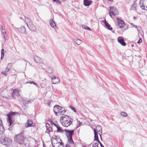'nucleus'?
Segmentation results:
<instances>
[{"mask_svg": "<svg viewBox=\"0 0 147 147\" xmlns=\"http://www.w3.org/2000/svg\"><path fill=\"white\" fill-rule=\"evenodd\" d=\"M26 83L32 84V81H28L26 82Z\"/></svg>", "mask_w": 147, "mask_h": 147, "instance_id": "nucleus-44", "label": "nucleus"}, {"mask_svg": "<svg viewBox=\"0 0 147 147\" xmlns=\"http://www.w3.org/2000/svg\"><path fill=\"white\" fill-rule=\"evenodd\" d=\"M61 107L59 105H56L54 107L53 111L55 114L57 115L58 114L61 110H62Z\"/></svg>", "mask_w": 147, "mask_h": 147, "instance_id": "nucleus-10", "label": "nucleus"}, {"mask_svg": "<svg viewBox=\"0 0 147 147\" xmlns=\"http://www.w3.org/2000/svg\"><path fill=\"white\" fill-rule=\"evenodd\" d=\"M109 0L110 1H113V0Z\"/></svg>", "mask_w": 147, "mask_h": 147, "instance_id": "nucleus-48", "label": "nucleus"}, {"mask_svg": "<svg viewBox=\"0 0 147 147\" xmlns=\"http://www.w3.org/2000/svg\"><path fill=\"white\" fill-rule=\"evenodd\" d=\"M118 42L123 46L126 45V43L124 42V40L122 37H119L117 39Z\"/></svg>", "mask_w": 147, "mask_h": 147, "instance_id": "nucleus-17", "label": "nucleus"}, {"mask_svg": "<svg viewBox=\"0 0 147 147\" xmlns=\"http://www.w3.org/2000/svg\"><path fill=\"white\" fill-rule=\"evenodd\" d=\"M63 109L61 110L57 114V115L60 116L61 115L60 118V121L63 126H64V121L63 120L64 118V116H63L64 114V110H63Z\"/></svg>", "mask_w": 147, "mask_h": 147, "instance_id": "nucleus-8", "label": "nucleus"}, {"mask_svg": "<svg viewBox=\"0 0 147 147\" xmlns=\"http://www.w3.org/2000/svg\"><path fill=\"white\" fill-rule=\"evenodd\" d=\"M51 142L53 147H63V143L58 136L54 135L51 140Z\"/></svg>", "mask_w": 147, "mask_h": 147, "instance_id": "nucleus-2", "label": "nucleus"}, {"mask_svg": "<svg viewBox=\"0 0 147 147\" xmlns=\"http://www.w3.org/2000/svg\"><path fill=\"white\" fill-rule=\"evenodd\" d=\"M139 5L142 9L147 10V0H141Z\"/></svg>", "mask_w": 147, "mask_h": 147, "instance_id": "nucleus-7", "label": "nucleus"}, {"mask_svg": "<svg viewBox=\"0 0 147 147\" xmlns=\"http://www.w3.org/2000/svg\"><path fill=\"white\" fill-rule=\"evenodd\" d=\"M84 4L85 6H89L92 3V1H88V0H84Z\"/></svg>", "mask_w": 147, "mask_h": 147, "instance_id": "nucleus-23", "label": "nucleus"}, {"mask_svg": "<svg viewBox=\"0 0 147 147\" xmlns=\"http://www.w3.org/2000/svg\"><path fill=\"white\" fill-rule=\"evenodd\" d=\"M18 30L21 33L24 34L26 33V29L24 27L22 26L20 28H18Z\"/></svg>", "mask_w": 147, "mask_h": 147, "instance_id": "nucleus-21", "label": "nucleus"}, {"mask_svg": "<svg viewBox=\"0 0 147 147\" xmlns=\"http://www.w3.org/2000/svg\"><path fill=\"white\" fill-rule=\"evenodd\" d=\"M132 9L134 10L137 9V5L136 4H134L132 6Z\"/></svg>", "mask_w": 147, "mask_h": 147, "instance_id": "nucleus-34", "label": "nucleus"}, {"mask_svg": "<svg viewBox=\"0 0 147 147\" xmlns=\"http://www.w3.org/2000/svg\"><path fill=\"white\" fill-rule=\"evenodd\" d=\"M106 24L105 25L108 28V29L110 30H111L112 29V28L111 26L110 25H109L108 23H106Z\"/></svg>", "mask_w": 147, "mask_h": 147, "instance_id": "nucleus-28", "label": "nucleus"}, {"mask_svg": "<svg viewBox=\"0 0 147 147\" xmlns=\"http://www.w3.org/2000/svg\"><path fill=\"white\" fill-rule=\"evenodd\" d=\"M101 147H105L104 146H102Z\"/></svg>", "mask_w": 147, "mask_h": 147, "instance_id": "nucleus-49", "label": "nucleus"}, {"mask_svg": "<svg viewBox=\"0 0 147 147\" xmlns=\"http://www.w3.org/2000/svg\"><path fill=\"white\" fill-rule=\"evenodd\" d=\"M46 125L47 128L45 133H47L50 136V133L53 131V129L49 123H47L46 124Z\"/></svg>", "mask_w": 147, "mask_h": 147, "instance_id": "nucleus-11", "label": "nucleus"}, {"mask_svg": "<svg viewBox=\"0 0 147 147\" xmlns=\"http://www.w3.org/2000/svg\"><path fill=\"white\" fill-rule=\"evenodd\" d=\"M98 143L93 142L92 145V147H98Z\"/></svg>", "mask_w": 147, "mask_h": 147, "instance_id": "nucleus-33", "label": "nucleus"}, {"mask_svg": "<svg viewBox=\"0 0 147 147\" xmlns=\"http://www.w3.org/2000/svg\"><path fill=\"white\" fill-rule=\"evenodd\" d=\"M56 127L57 129V132L62 133L63 132V130L61 129V128L59 126V125Z\"/></svg>", "mask_w": 147, "mask_h": 147, "instance_id": "nucleus-26", "label": "nucleus"}, {"mask_svg": "<svg viewBox=\"0 0 147 147\" xmlns=\"http://www.w3.org/2000/svg\"><path fill=\"white\" fill-rule=\"evenodd\" d=\"M96 129L97 131V132L98 133V134L100 135L101 139H102L101 135L102 131V127L99 125H98L96 127Z\"/></svg>", "mask_w": 147, "mask_h": 147, "instance_id": "nucleus-18", "label": "nucleus"}, {"mask_svg": "<svg viewBox=\"0 0 147 147\" xmlns=\"http://www.w3.org/2000/svg\"><path fill=\"white\" fill-rule=\"evenodd\" d=\"M5 129L3 125H0V134L2 135L3 134Z\"/></svg>", "mask_w": 147, "mask_h": 147, "instance_id": "nucleus-25", "label": "nucleus"}, {"mask_svg": "<svg viewBox=\"0 0 147 147\" xmlns=\"http://www.w3.org/2000/svg\"><path fill=\"white\" fill-rule=\"evenodd\" d=\"M120 114L122 116L124 117H126L127 115L126 113L123 111L121 112L120 113Z\"/></svg>", "mask_w": 147, "mask_h": 147, "instance_id": "nucleus-29", "label": "nucleus"}, {"mask_svg": "<svg viewBox=\"0 0 147 147\" xmlns=\"http://www.w3.org/2000/svg\"><path fill=\"white\" fill-rule=\"evenodd\" d=\"M94 141H99V139L98 137L97 133L95 129H94Z\"/></svg>", "mask_w": 147, "mask_h": 147, "instance_id": "nucleus-22", "label": "nucleus"}, {"mask_svg": "<svg viewBox=\"0 0 147 147\" xmlns=\"http://www.w3.org/2000/svg\"><path fill=\"white\" fill-rule=\"evenodd\" d=\"M65 147H70L69 145L68 144H67L66 145V146Z\"/></svg>", "mask_w": 147, "mask_h": 147, "instance_id": "nucleus-46", "label": "nucleus"}, {"mask_svg": "<svg viewBox=\"0 0 147 147\" xmlns=\"http://www.w3.org/2000/svg\"><path fill=\"white\" fill-rule=\"evenodd\" d=\"M97 142H98L100 144V146H101V147H102V146H103L102 144V143H101V142H100L99 140V141H97Z\"/></svg>", "mask_w": 147, "mask_h": 147, "instance_id": "nucleus-43", "label": "nucleus"}, {"mask_svg": "<svg viewBox=\"0 0 147 147\" xmlns=\"http://www.w3.org/2000/svg\"><path fill=\"white\" fill-rule=\"evenodd\" d=\"M117 19L118 25L121 28L125 25V23L123 20L120 18H117Z\"/></svg>", "mask_w": 147, "mask_h": 147, "instance_id": "nucleus-13", "label": "nucleus"}, {"mask_svg": "<svg viewBox=\"0 0 147 147\" xmlns=\"http://www.w3.org/2000/svg\"><path fill=\"white\" fill-rule=\"evenodd\" d=\"M3 125L2 121V119H0V125Z\"/></svg>", "mask_w": 147, "mask_h": 147, "instance_id": "nucleus-42", "label": "nucleus"}, {"mask_svg": "<svg viewBox=\"0 0 147 147\" xmlns=\"http://www.w3.org/2000/svg\"><path fill=\"white\" fill-rule=\"evenodd\" d=\"M34 100H27L26 101V102H25V104H27L28 103H30L31 102H32Z\"/></svg>", "mask_w": 147, "mask_h": 147, "instance_id": "nucleus-36", "label": "nucleus"}, {"mask_svg": "<svg viewBox=\"0 0 147 147\" xmlns=\"http://www.w3.org/2000/svg\"><path fill=\"white\" fill-rule=\"evenodd\" d=\"M34 60L35 61L38 63L40 64L44 63V61L39 57L37 56H34Z\"/></svg>", "mask_w": 147, "mask_h": 147, "instance_id": "nucleus-12", "label": "nucleus"}, {"mask_svg": "<svg viewBox=\"0 0 147 147\" xmlns=\"http://www.w3.org/2000/svg\"><path fill=\"white\" fill-rule=\"evenodd\" d=\"M82 28H84L86 30H91L90 29V28L88 27V26H85V25H83L82 26Z\"/></svg>", "mask_w": 147, "mask_h": 147, "instance_id": "nucleus-30", "label": "nucleus"}, {"mask_svg": "<svg viewBox=\"0 0 147 147\" xmlns=\"http://www.w3.org/2000/svg\"><path fill=\"white\" fill-rule=\"evenodd\" d=\"M102 22L104 23L105 25L106 24V23H107L106 22V20L105 19L104 20H103Z\"/></svg>", "mask_w": 147, "mask_h": 147, "instance_id": "nucleus-45", "label": "nucleus"}, {"mask_svg": "<svg viewBox=\"0 0 147 147\" xmlns=\"http://www.w3.org/2000/svg\"><path fill=\"white\" fill-rule=\"evenodd\" d=\"M12 96L13 98H15L19 95L18 91L16 89H13L11 91Z\"/></svg>", "mask_w": 147, "mask_h": 147, "instance_id": "nucleus-15", "label": "nucleus"}, {"mask_svg": "<svg viewBox=\"0 0 147 147\" xmlns=\"http://www.w3.org/2000/svg\"><path fill=\"white\" fill-rule=\"evenodd\" d=\"M10 63H9L7 65V67L5 69L4 71L1 72V74L5 75V76H6L7 75V72L9 71V69L8 67L10 65Z\"/></svg>", "mask_w": 147, "mask_h": 147, "instance_id": "nucleus-19", "label": "nucleus"}, {"mask_svg": "<svg viewBox=\"0 0 147 147\" xmlns=\"http://www.w3.org/2000/svg\"><path fill=\"white\" fill-rule=\"evenodd\" d=\"M51 81L53 84H55L59 82L60 80L58 78H56L55 76H53V78H51Z\"/></svg>", "mask_w": 147, "mask_h": 147, "instance_id": "nucleus-20", "label": "nucleus"}, {"mask_svg": "<svg viewBox=\"0 0 147 147\" xmlns=\"http://www.w3.org/2000/svg\"><path fill=\"white\" fill-rule=\"evenodd\" d=\"M2 29H3V27L2 26ZM2 32H3V33H4L5 34H6L5 31V29H2V31H1Z\"/></svg>", "mask_w": 147, "mask_h": 147, "instance_id": "nucleus-40", "label": "nucleus"}, {"mask_svg": "<svg viewBox=\"0 0 147 147\" xmlns=\"http://www.w3.org/2000/svg\"><path fill=\"white\" fill-rule=\"evenodd\" d=\"M78 124L76 126V128H78L80 126L81 124L82 123V122H81L80 121L78 120Z\"/></svg>", "mask_w": 147, "mask_h": 147, "instance_id": "nucleus-32", "label": "nucleus"}, {"mask_svg": "<svg viewBox=\"0 0 147 147\" xmlns=\"http://www.w3.org/2000/svg\"><path fill=\"white\" fill-rule=\"evenodd\" d=\"M110 11L109 12L110 16L111 17L112 15L115 16L118 14V12L116 8L113 7H110Z\"/></svg>", "mask_w": 147, "mask_h": 147, "instance_id": "nucleus-9", "label": "nucleus"}, {"mask_svg": "<svg viewBox=\"0 0 147 147\" xmlns=\"http://www.w3.org/2000/svg\"><path fill=\"white\" fill-rule=\"evenodd\" d=\"M135 17H134V18H135Z\"/></svg>", "mask_w": 147, "mask_h": 147, "instance_id": "nucleus-50", "label": "nucleus"}, {"mask_svg": "<svg viewBox=\"0 0 147 147\" xmlns=\"http://www.w3.org/2000/svg\"><path fill=\"white\" fill-rule=\"evenodd\" d=\"M24 131H22L16 135L14 139L18 144L26 146V142L28 141L24 137Z\"/></svg>", "mask_w": 147, "mask_h": 147, "instance_id": "nucleus-1", "label": "nucleus"}, {"mask_svg": "<svg viewBox=\"0 0 147 147\" xmlns=\"http://www.w3.org/2000/svg\"><path fill=\"white\" fill-rule=\"evenodd\" d=\"M15 113L16 112H11L10 114L7 115L8 121L9 123V126H10L13 123V121L11 120L12 115H14Z\"/></svg>", "mask_w": 147, "mask_h": 147, "instance_id": "nucleus-14", "label": "nucleus"}, {"mask_svg": "<svg viewBox=\"0 0 147 147\" xmlns=\"http://www.w3.org/2000/svg\"><path fill=\"white\" fill-rule=\"evenodd\" d=\"M53 1L54 2H56L57 3L60 4L61 3V2L59 0H53Z\"/></svg>", "mask_w": 147, "mask_h": 147, "instance_id": "nucleus-37", "label": "nucleus"}, {"mask_svg": "<svg viewBox=\"0 0 147 147\" xmlns=\"http://www.w3.org/2000/svg\"><path fill=\"white\" fill-rule=\"evenodd\" d=\"M34 124L33 123V121L32 120H28L26 123L25 124V126L28 127H30L34 126Z\"/></svg>", "mask_w": 147, "mask_h": 147, "instance_id": "nucleus-16", "label": "nucleus"}, {"mask_svg": "<svg viewBox=\"0 0 147 147\" xmlns=\"http://www.w3.org/2000/svg\"><path fill=\"white\" fill-rule=\"evenodd\" d=\"M3 98H6V99H7L8 98L7 97H3Z\"/></svg>", "mask_w": 147, "mask_h": 147, "instance_id": "nucleus-47", "label": "nucleus"}, {"mask_svg": "<svg viewBox=\"0 0 147 147\" xmlns=\"http://www.w3.org/2000/svg\"><path fill=\"white\" fill-rule=\"evenodd\" d=\"M65 135L68 140L67 143L72 144L74 143L72 140V136L74 134V130L65 129Z\"/></svg>", "mask_w": 147, "mask_h": 147, "instance_id": "nucleus-3", "label": "nucleus"}, {"mask_svg": "<svg viewBox=\"0 0 147 147\" xmlns=\"http://www.w3.org/2000/svg\"><path fill=\"white\" fill-rule=\"evenodd\" d=\"M51 123V124L52 125V124H53L56 127H57L58 125L56 124V123H55L54 122H53L52 121H49Z\"/></svg>", "mask_w": 147, "mask_h": 147, "instance_id": "nucleus-38", "label": "nucleus"}, {"mask_svg": "<svg viewBox=\"0 0 147 147\" xmlns=\"http://www.w3.org/2000/svg\"><path fill=\"white\" fill-rule=\"evenodd\" d=\"M0 141L3 145L7 146H10L12 142V141L10 138L3 136L1 137Z\"/></svg>", "mask_w": 147, "mask_h": 147, "instance_id": "nucleus-5", "label": "nucleus"}, {"mask_svg": "<svg viewBox=\"0 0 147 147\" xmlns=\"http://www.w3.org/2000/svg\"><path fill=\"white\" fill-rule=\"evenodd\" d=\"M25 22L29 29L31 31L34 32L36 30V28L33 24L32 21L28 18L25 17Z\"/></svg>", "mask_w": 147, "mask_h": 147, "instance_id": "nucleus-4", "label": "nucleus"}, {"mask_svg": "<svg viewBox=\"0 0 147 147\" xmlns=\"http://www.w3.org/2000/svg\"><path fill=\"white\" fill-rule=\"evenodd\" d=\"M142 42V40H141V38H140L139 40L138 41V43H141Z\"/></svg>", "mask_w": 147, "mask_h": 147, "instance_id": "nucleus-41", "label": "nucleus"}, {"mask_svg": "<svg viewBox=\"0 0 147 147\" xmlns=\"http://www.w3.org/2000/svg\"><path fill=\"white\" fill-rule=\"evenodd\" d=\"M32 84H33L36 86H38V84L36 83L34 81H32Z\"/></svg>", "mask_w": 147, "mask_h": 147, "instance_id": "nucleus-39", "label": "nucleus"}, {"mask_svg": "<svg viewBox=\"0 0 147 147\" xmlns=\"http://www.w3.org/2000/svg\"><path fill=\"white\" fill-rule=\"evenodd\" d=\"M49 22L51 26L52 27L54 28L55 29V28H56V24L52 19H50Z\"/></svg>", "mask_w": 147, "mask_h": 147, "instance_id": "nucleus-24", "label": "nucleus"}, {"mask_svg": "<svg viewBox=\"0 0 147 147\" xmlns=\"http://www.w3.org/2000/svg\"><path fill=\"white\" fill-rule=\"evenodd\" d=\"M69 108H70L73 111H74V112L76 113L77 112V111L76 109L74 107L72 106H70L69 107Z\"/></svg>", "mask_w": 147, "mask_h": 147, "instance_id": "nucleus-35", "label": "nucleus"}, {"mask_svg": "<svg viewBox=\"0 0 147 147\" xmlns=\"http://www.w3.org/2000/svg\"><path fill=\"white\" fill-rule=\"evenodd\" d=\"M4 50L3 49H2L1 50V59H2L3 58L4 55Z\"/></svg>", "mask_w": 147, "mask_h": 147, "instance_id": "nucleus-27", "label": "nucleus"}, {"mask_svg": "<svg viewBox=\"0 0 147 147\" xmlns=\"http://www.w3.org/2000/svg\"><path fill=\"white\" fill-rule=\"evenodd\" d=\"M73 119L68 116L65 115V127H67L72 124Z\"/></svg>", "mask_w": 147, "mask_h": 147, "instance_id": "nucleus-6", "label": "nucleus"}, {"mask_svg": "<svg viewBox=\"0 0 147 147\" xmlns=\"http://www.w3.org/2000/svg\"><path fill=\"white\" fill-rule=\"evenodd\" d=\"M82 42V41L80 39H78L76 40V43L78 45H80Z\"/></svg>", "mask_w": 147, "mask_h": 147, "instance_id": "nucleus-31", "label": "nucleus"}]
</instances>
